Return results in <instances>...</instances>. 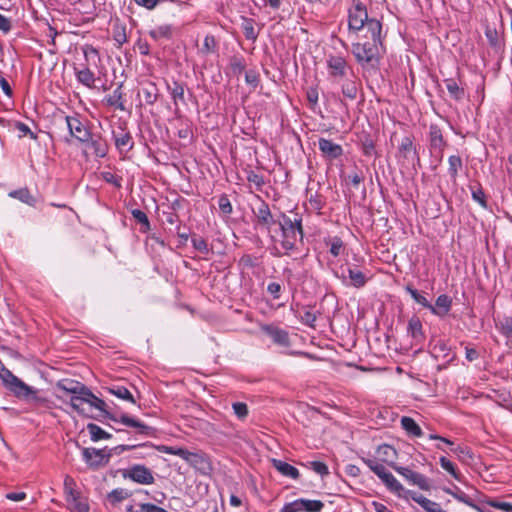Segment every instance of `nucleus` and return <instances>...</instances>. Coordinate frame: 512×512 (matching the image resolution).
<instances>
[{"label": "nucleus", "mask_w": 512, "mask_h": 512, "mask_svg": "<svg viewBox=\"0 0 512 512\" xmlns=\"http://www.w3.org/2000/svg\"><path fill=\"white\" fill-rule=\"evenodd\" d=\"M305 466L311 470H313L315 473L319 474L320 476L324 477L329 474V468L328 466L321 461H310L305 464Z\"/></svg>", "instance_id": "nucleus-59"}, {"label": "nucleus", "mask_w": 512, "mask_h": 512, "mask_svg": "<svg viewBox=\"0 0 512 512\" xmlns=\"http://www.w3.org/2000/svg\"><path fill=\"white\" fill-rule=\"evenodd\" d=\"M301 499V506H302V511L304 512H320L323 507H324V503L320 500H310V499H304V498H300Z\"/></svg>", "instance_id": "nucleus-50"}, {"label": "nucleus", "mask_w": 512, "mask_h": 512, "mask_svg": "<svg viewBox=\"0 0 512 512\" xmlns=\"http://www.w3.org/2000/svg\"><path fill=\"white\" fill-rule=\"evenodd\" d=\"M139 507H140L139 510H135L134 507L132 505H130L127 507L126 511L127 512H168L164 508L159 507L152 503H141L139 505Z\"/></svg>", "instance_id": "nucleus-57"}, {"label": "nucleus", "mask_w": 512, "mask_h": 512, "mask_svg": "<svg viewBox=\"0 0 512 512\" xmlns=\"http://www.w3.org/2000/svg\"><path fill=\"white\" fill-rule=\"evenodd\" d=\"M73 410H75L78 414L84 416V417H90L95 420L101 419L98 416L89 415L86 411L84 404H87V397L83 394H76L70 397V400L68 402Z\"/></svg>", "instance_id": "nucleus-29"}, {"label": "nucleus", "mask_w": 512, "mask_h": 512, "mask_svg": "<svg viewBox=\"0 0 512 512\" xmlns=\"http://www.w3.org/2000/svg\"><path fill=\"white\" fill-rule=\"evenodd\" d=\"M131 215L135 221L140 225L139 231L141 233H147L151 229V224L147 214L140 209H132Z\"/></svg>", "instance_id": "nucleus-36"}, {"label": "nucleus", "mask_w": 512, "mask_h": 512, "mask_svg": "<svg viewBox=\"0 0 512 512\" xmlns=\"http://www.w3.org/2000/svg\"><path fill=\"white\" fill-rule=\"evenodd\" d=\"M259 205L252 209L255 217V225L270 231L271 226L276 223L271 213L269 204L262 200L259 196Z\"/></svg>", "instance_id": "nucleus-11"}, {"label": "nucleus", "mask_w": 512, "mask_h": 512, "mask_svg": "<svg viewBox=\"0 0 512 512\" xmlns=\"http://www.w3.org/2000/svg\"><path fill=\"white\" fill-rule=\"evenodd\" d=\"M185 461L195 469L206 472L211 469L207 456L203 453L188 452Z\"/></svg>", "instance_id": "nucleus-22"}, {"label": "nucleus", "mask_w": 512, "mask_h": 512, "mask_svg": "<svg viewBox=\"0 0 512 512\" xmlns=\"http://www.w3.org/2000/svg\"><path fill=\"white\" fill-rule=\"evenodd\" d=\"M82 145L86 149L91 150L97 158H104L109 152V144L101 133L91 132L86 142H83Z\"/></svg>", "instance_id": "nucleus-12"}, {"label": "nucleus", "mask_w": 512, "mask_h": 512, "mask_svg": "<svg viewBox=\"0 0 512 512\" xmlns=\"http://www.w3.org/2000/svg\"><path fill=\"white\" fill-rule=\"evenodd\" d=\"M154 446L150 443H144V444H127V445H118L116 447H113L108 450V453H111V457L113 455H120L125 451H130L136 448H150L152 449Z\"/></svg>", "instance_id": "nucleus-45"}, {"label": "nucleus", "mask_w": 512, "mask_h": 512, "mask_svg": "<svg viewBox=\"0 0 512 512\" xmlns=\"http://www.w3.org/2000/svg\"><path fill=\"white\" fill-rule=\"evenodd\" d=\"M158 89L155 84L150 83L148 86L142 88L144 100L147 104L152 105L157 101Z\"/></svg>", "instance_id": "nucleus-52"}, {"label": "nucleus", "mask_w": 512, "mask_h": 512, "mask_svg": "<svg viewBox=\"0 0 512 512\" xmlns=\"http://www.w3.org/2000/svg\"><path fill=\"white\" fill-rule=\"evenodd\" d=\"M278 224L282 234L281 246L285 250V254L296 249L297 238L300 240L304 237L302 218L298 215L292 219L285 213L279 217Z\"/></svg>", "instance_id": "nucleus-3"}, {"label": "nucleus", "mask_w": 512, "mask_h": 512, "mask_svg": "<svg viewBox=\"0 0 512 512\" xmlns=\"http://www.w3.org/2000/svg\"><path fill=\"white\" fill-rule=\"evenodd\" d=\"M399 152L403 155L404 158H408L409 154L413 153L416 156L417 161L419 162L420 160L417 150L413 145V139L410 136H406L401 140Z\"/></svg>", "instance_id": "nucleus-42"}, {"label": "nucleus", "mask_w": 512, "mask_h": 512, "mask_svg": "<svg viewBox=\"0 0 512 512\" xmlns=\"http://www.w3.org/2000/svg\"><path fill=\"white\" fill-rule=\"evenodd\" d=\"M84 395L87 397V405L89 408H95L100 411L103 418L109 419L115 423H121L127 427L134 428L136 434L138 435H152L153 428L141 422L140 420L135 419L125 413L118 415L117 413L110 412L107 409L108 406L105 401L97 397L88 387L86 388Z\"/></svg>", "instance_id": "nucleus-2"}, {"label": "nucleus", "mask_w": 512, "mask_h": 512, "mask_svg": "<svg viewBox=\"0 0 512 512\" xmlns=\"http://www.w3.org/2000/svg\"><path fill=\"white\" fill-rule=\"evenodd\" d=\"M327 67L333 77H344L346 75L347 62L342 56L330 55L327 59Z\"/></svg>", "instance_id": "nucleus-20"}, {"label": "nucleus", "mask_w": 512, "mask_h": 512, "mask_svg": "<svg viewBox=\"0 0 512 512\" xmlns=\"http://www.w3.org/2000/svg\"><path fill=\"white\" fill-rule=\"evenodd\" d=\"M107 391L110 394L118 397L119 399L136 404V400H135L134 396L131 394V392L126 387H124L122 385H118V384L112 385L111 387L107 388Z\"/></svg>", "instance_id": "nucleus-35"}, {"label": "nucleus", "mask_w": 512, "mask_h": 512, "mask_svg": "<svg viewBox=\"0 0 512 512\" xmlns=\"http://www.w3.org/2000/svg\"><path fill=\"white\" fill-rule=\"evenodd\" d=\"M400 422L401 427L405 430L408 436L421 437L423 435L421 427L416 423V421L413 418L409 416H403Z\"/></svg>", "instance_id": "nucleus-31"}, {"label": "nucleus", "mask_w": 512, "mask_h": 512, "mask_svg": "<svg viewBox=\"0 0 512 512\" xmlns=\"http://www.w3.org/2000/svg\"><path fill=\"white\" fill-rule=\"evenodd\" d=\"M64 121L67 125L70 137L74 138L80 144L86 142L87 137L92 132L87 120H82L78 115H75L65 116Z\"/></svg>", "instance_id": "nucleus-6"}, {"label": "nucleus", "mask_w": 512, "mask_h": 512, "mask_svg": "<svg viewBox=\"0 0 512 512\" xmlns=\"http://www.w3.org/2000/svg\"><path fill=\"white\" fill-rule=\"evenodd\" d=\"M381 32V22L372 18L368 22V33H370L371 41L352 44V54L362 68L377 69L379 67L381 58L380 47L382 46Z\"/></svg>", "instance_id": "nucleus-1"}, {"label": "nucleus", "mask_w": 512, "mask_h": 512, "mask_svg": "<svg viewBox=\"0 0 512 512\" xmlns=\"http://www.w3.org/2000/svg\"><path fill=\"white\" fill-rule=\"evenodd\" d=\"M75 75L81 84L88 88L94 87L95 76L88 67H83L82 69L75 68Z\"/></svg>", "instance_id": "nucleus-34"}, {"label": "nucleus", "mask_w": 512, "mask_h": 512, "mask_svg": "<svg viewBox=\"0 0 512 512\" xmlns=\"http://www.w3.org/2000/svg\"><path fill=\"white\" fill-rule=\"evenodd\" d=\"M368 18L366 6L360 0H353V6L348 10V27L353 31H360L366 26L368 30Z\"/></svg>", "instance_id": "nucleus-5"}, {"label": "nucleus", "mask_w": 512, "mask_h": 512, "mask_svg": "<svg viewBox=\"0 0 512 512\" xmlns=\"http://www.w3.org/2000/svg\"><path fill=\"white\" fill-rule=\"evenodd\" d=\"M452 307V298L447 294H441L437 297L435 304H431V308L429 309L432 314L438 317H445L448 315Z\"/></svg>", "instance_id": "nucleus-18"}, {"label": "nucleus", "mask_w": 512, "mask_h": 512, "mask_svg": "<svg viewBox=\"0 0 512 512\" xmlns=\"http://www.w3.org/2000/svg\"><path fill=\"white\" fill-rule=\"evenodd\" d=\"M255 21L252 18L242 17L241 29L247 40L255 42L259 35V30L255 28Z\"/></svg>", "instance_id": "nucleus-32"}, {"label": "nucleus", "mask_w": 512, "mask_h": 512, "mask_svg": "<svg viewBox=\"0 0 512 512\" xmlns=\"http://www.w3.org/2000/svg\"><path fill=\"white\" fill-rule=\"evenodd\" d=\"M233 411L239 419H245L248 415V406L244 402H235L232 404Z\"/></svg>", "instance_id": "nucleus-64"}, {"label": "nucleus", "mask_w": 512, "mask_h": 512, "mask_svg": "<svg viewBox=\"0 0 512 512\" xmlns=\"http://www.w3.org/2000/svg\"><path fill=\"white\" fill-rule=\"evenodd\" d=\"M272 466L283 476L289 477L292 479H298L300 476L299 470L292 466L291 464L279 460V459H272L271 460Z\"/></svg>", "instance_id": "nucleus-27"}, {"label": "nucleus", "mask_w": 512, "mask_h": 512, "mask_svg": "<svg viewBox=\"0 0 512 512\" xmlns=\"http://www.w3.org/2000/svg\"><path fill=\"white\" fill-rule=\"evenodd\" d=\"M405 290L407 291V293L410 294V296L412 297V299L415 302H417L418 304L422 305L424 308H426L428 310L431 308V303L423 295H421L418 292V290H416L415 288H413L410 285H407L405 287Z\"/></svg>", "instance_id": "nucleus-54"}, {"label": "nucleus", "mask_w": 512, "mask_h": 512, "mask_svg": "<svg viewBox=\"0 0 512 512\" xmlns=\"http://www.w3.org/2000/svg\"><path fill=\"white\" fill-rule=\"evenodd\" d=\"M149 36L158 41L160 39H170L172 37V28L170 25H161L149 31Z\"/></svg>", "instance_id": "nucleus-43"}, {"label": "nucleus", "mask_w": 512, "mask_h": 512, "mask_svg": "<svg viewBox=\"0 0 512 512\" xmlns=\"http://www.w3.org/2000/svg\"><path fill=\"white\" fill-rule=\"evenodd\" d=\"M261 331L271 338L273 343L282 346L289 347L291 345L289 334L286 330L274 325L265 324L261 326Z\"/></svg>", "instance_id": "nucleus-15"}, {"label": "nucleus", "mask_w": 512, "mask_h": 512, "mask_svg": "<svg viewBox=\"0 0 512 512\" xmlns=\"http://www.w3.org/2000/svg\"><path fill=\"white\" fill-rule=\"evenodd\" d=\"M217 51H218V43H217L216 38L210 34L206 35L204 38V42H203L201 48L199 49V53L207 56L210 54H215V53H217Z\"/></svg>", "instance_id": "nucleus-39"}, {"label": "nucleus", "mask_w": 512, "mask_h": 512, "mask_svg": "<svg viewBox=\"0 0 512 512\" xmlns=\"http://www.w3.org/2000/svg\"><path fill=\"white\" fill-rule=\"evenodd\" d=\"M158 451L166 454L176 455L183 460L186 459L188 450L182 447H174V446H166V445H160L156 447Z\"/></svg>", "instance_id": "nucleus-51"}, {"label": "nucleus", "mask_w": 512, "mask_h": 512, "mask_svg": "<svg viewBox=\"0 0 512 512\" xmlns=\"http://www.w3.org/2000/svg\"><path fill=\"white\" fill-rule=\"evenodd\" d=\"M66 501L72 512H89V506L85 501L80 499V494L66 499Z\"/></svg>", "instance_id": "nucleus-47"}, {"label": "nucleus", "mask_w": 512, "mask_h": 512, "mask_svg": "<svg viewBox=\"0 0 512 512\" xmlns=\"http://www.w3.org/2000/svg\"><path fill=\"white\" fill-rule=\"evenodd\" d=\"M122 476L141 485H151L155 482L153 472L145 465L135 464L123 470Z\"/></svg>", "instance_id": "nucleus-7"}, {"label": "nucleus", "mask_w": 512, "mask_h": 512, "mask_svg": "<svg viewBox=\"0 0 512 512\" xmlns=\"http://www.w3.org/2000/svg\"><path fill=\"white\" fill-rule=\"evenodd\" d=\"M0 378L5 388L8 389L14 396H16V394L21 389H26V383L15 376L8 368L3 373H1Z\"/></svg>", "instance_id": "nucleus-17"}, {"label": "nucleus", "mask_w": 512, "mask_h": 512, "mask_svg": "<svg viewBox=\"0 0 512 512\" xmlns=\"http://www.w3.org/2000/svg\"><path fill=\"white\" fill-rule=\"evenodd\" d=\"M87 430L93 442H97L100 440H108L112 438V435L110 433L106 432L100 426L94 423H88Z\"/></svg>", "instance_id": "nucleus-37"}, {"label": "nucleus", "mask_w": 512, "mask_h": 512, "mask_svg": "<svg viewBox=\"0 0 512 512\" xmlns=\"http://www.w3.org/2000/svg\"><path fill=\"white\" fill-rule=\"evenodd\" d=\"M26 389H21L16 398L29 403L34 409L37 408H51V401L40 394V390L25 384Z\"/></svg>", "instance_id": "nucleus-9"}, {"label": "nucleus", "mask_w": 512, "mask_h": 512, "mask_svg": "<svg viewBox=\"0 0 512 512\" xmlns=\"http://www.w3.org/2000/svg\"><path fill=\"white\" fill-rule=\"evenodd\" d=\"M483 505H488L495 509L502 510L504 512H512V504L509 502L500 501L494 498H487L483 502Z\"/></svg>", "instance_id": "nucleus-55"}, {"label": "nucleus", "mask_w": 512, "mask_h": 512, "mask_svg": "<svg viewBox=\"0 0 512 512\" xmlns=\"http://www.w3.org/2000/svg\"><path fill=\"white\" fill-rule=\"evenodd\" d=\"M82 455L84 461L92 469H98L100 467L106 466L111 458V453H108L107 448H83Z\"/></svg>", "instance_id": "nucleus-8"}, {"label": "nucleus", "mask_w": 512, "mask_h": 512, "mask_svg": "<svg viewBox=\"0 0 512 512\" xmlns=\"http://www.w3.org/2000/svg\"><path fill=\"white\" fill-rule=\"evenodd\" d=\"M167 89L171 95V98L176 106V110H178V102L185 104L184 92L185 85L182 82L173 80L170 83H167Z\"/></svg>", "instance_id": "nucleus-28"}, {"label": "nucleus", "mask_w": 512, "mask_h": 512, "mask_svg": "<svg viewBox=\"0 0 512 512\" xmlns=\"http://www.w3.org/2000/svg\"><path fill=\"white\" fill-rule=\"evenodd\" d=\"M383 484L386 486V488L397 495L399 498H405L407 495V491L402 484L393 476L392 473L387 471L385 474L382 475L381 478H379Z\"/></svg>", "instance_id": "nucleus-19"}, {"label": "nucleus", "mask_w": 512, "mask_h": 512, "mask_svg": "<svg viewBox=\"0 0 512 512\" xmlns=\"http://www.w3.org/2000/svg\"><path fill=\"white\" fill-rule=\"evenodd\" d=\"M341 90L344 97L355 100L358 94V84L356 81L348 79L342 84Z\"/></svg>", "instance_id": "nucleus-44"}, {"label": "nucleus", "mask_w": 512, "mask_h": 512, "mask_svg": "<svg viewBox=\"0 0 512 512\" xmlns=\"http://www.w3.org/2000/svg\"><path fill=\"white\" fill-rule=\"evenodd\" d=\"M75 487H76L75 480L71 476L67 475L64 479V493H65L66 499H70L71 497H75L80 494L75 489Z\"/></svg>", "instance_id": "nucleus-56"}, {"label": "nucleus", "mask_w": 512, "mask_h": 512, "mask_svg": "<svg viewBox=\"0 0 512 512\" xmlns=\"http://www.w3.org/2000/svg\"><path fill=\"white\" fill-rule=\"evenodd\" d=\"M377 453L380 456V460L382 462L387 463L390 467L394 469V466H397L395 463V459L397 458L396 449L388 444L380 445L377 449Z\"/></svg>", "instance_id": "nucleus-30"}, {"label": "nucleus", "mask_w": 512, "mask_h": 512, "mask_svg": "<svg viewBox=\"0 0 512 512\" xmlns=\"http://www.w3.org/2000/svg\"><path fill=\"white\" fill-rule=\"evenodd\" d=\"M430 352L435 359H441L445 361L443 366H439L438 369L446 368L448 364L453 362L456 358V354L451 351L448 343L443 339L431 340Z\"/></svg>", "instance_id": "nucleus-10"}, {"label": "nucleus", "mask_w": 512, "mask_h": 512, "mask_svg": "<svg viewBox=\"0 0 512 512\" xmlns=\"http://www.w3.org/2000/svg\"><path fill=\"white\" fill-rule=\"evenodd\" d=\"M318 147L322 156L328 160L338 159L343 155L342 146L326 138L318 140Z\"/></svg>", "instance_id": "nucleus-16"}, {"label": "nucleus", "mask_w": 512, "mask_h": 512, "mask_svg": "<svg viewBox=\"0 0 512 512\" xmlns=\"http://www.w3.org/2000/svg\"><path fill=\"white\" fill-rule=\"evenodd\" d=\"M448 173L451 177V179L456 182L458 172L463 168V161L460 156L458 155H451L448 158Z\"/></svg>", "instance_id": "nucleus-41"}, {"label": "nucleus", "mask_w": 512, "mask_h": 512, "mask_svg": "<svg viewBox=\"0 0 512 512\" xmlns=\"http://www.w3.org/2000/svg\"><path fill=\"white\" fill-rule=\"evenodd\" d=\"M444 83L446 85V88H447L450 96L453 99L459 101L464 98V96H465L464 89L459 87V85L457 84V82L454 79H452V78L445 79Z\"/></svg>", "instance_id": "nucleus-40"}, {"label": "nucleus", "mask_w": 512, "mask_h": 512, "mask_svg": "<svg viewBox=\"0 0 512 512\" xmlns=\"http://www.w3.org/2000/svg\"><path fill=\"white\" fill-rule=\"evenodd\" d=\"M8 195H9V197L18 199L21 202L28 204L30 206H34L35 202H36L34 196L30 193L28 188H21L18 190H13V191L9 192Z\"/></svg>", "instance_id": "nucleus-38"}, {"label": "nucleus", "mask_w": 512, "mask_h": 512, "mask_svg": "<svg viewBox=\"0 0 512 512\" xmlns=\"http://www.w3.org/2000/svg\"><path fill=\"white\" fill-rule=\"evenodd\" d=\"M56 388L73 396L76 394H83L82 391L85 392L87 386L79 381L72 379H61L56 383Z\"/></svg>", "instance_id": "nucleus-21"}, {"label": "nucleus", "mask_w": 512, "mask_h": 512, "mask_svg": "<svg viewBox=\"0 0 512 512\" xmlns=\"http://www.w3.org/2000/svg\"><path fill=\"white\" fill-rule=\"evenodd\" d=\"M218 206L221 213L225 216H229L233 213V207L227 194L220 195L218 199Z\"/></svg>", "instance_id": "nucleus-61"}, {"label": "nucleus", "mask_w": 512, "mask_h": 512, "mask_svg": "<svg viewBox=\"0 0 512 512\" xmlns=\"http://www.w3.org/2000/svg\"><path fill=\"white\" fill-rule=\"evenodd\" d=\"M394 470L400 474L402 477H404L409 484L419 487L421 490L428 491L430 490L431 486L429 483L428 478L416 471L411 470L408 467L403 466H394Z\"/></svg>", "instance_id": "nucleus-13"}, {"label": "nucleus", "mask_w": 512, "mask_h": 512, "mask_svg": "<svg viewBox=\"0 0 512 512\" xmlns=\"http://www.w3.org/2000/svg\"><path fill=\"white\" fill-rule=\"evenodd\" d=\"M484 33L491 48V51H489L488 54L496 59V65L499 69L505 53L504 37L498 33L495 27H491L490 25L485 26Z\"/></svg>", "instance_id": "nucleus-4"}, {"label": "nucleus", "mask_w": 512, "mask_h": 512, "mask_svg": "<svg viewBox=\"0 0 512 512\" xmlns=\"http://www.w3.org/2000/svg\"><path fill=\"white\" fill-rule=\"evenodd\" d=\"M404 499L413 500L427 512H436V510H438V508L440 507V504L424 497L421 494H418L417 492L411 491V490L407 491V495Z\"/></svg>", "instance_id": "nucleus-24"}, {"label": "nucleus", "mask_w": 512, "mask_h": 512, "mask_svg": "<svg viewBox=\"0 0 512 512\" xmlns=\"http://www.w3.org/2000/svg\"><path fill=\"white\" fill-rule=\"evenodd\" d=\"M191 242L193 248L201 252L202 254H208L210 252V249L208 248V243L203 237L194 235L191 238Z\"/></svg>", "instance_id": "nucleus-62"}, {"label": "nucleus", "mask_w": 512, "mask_h": 512, "mask_svg": "<svg viewBox=\"0 0 512 512\" xmlns=\"http://www.w3.org/2000/svg\"><path fill=\"white\" fill-rule=\"evenodd\" d=\"M325 243L329 245V252L334 256L337 257L341 254V252L344 250V243L342 239L338 236L329 238L325 240Z\"/></svg>", "instance_id": "nucleus-49"}, {"label": "nucleus", "mask_w": 512, "mask_h": 512, "mask_svg": "<svg viewBox=\"0 0 512 512\" xmlns=\"http://www.w3.org/2000/svg\"><path fill=\"white\" fill-rule=\"evenodd\" d=\"M122 87H123L122 83L118 84L116 89H114L111 94H109L105 97V101H106L107 105L110 107H114L115 109L120 110V111H126Z\"/></svg>", "instance_id": "nucleus-25"}, {"label": "nucleus", "mask_w": 512, "mask_h": 512, "mask_svg": "<svg viewBox=\"0 0 512 512\" xmlns=\"http://www.w3.org/2000/svg\"><path fill=\"white\" fill-rule=\"evenodd\" d=\"M129 496H130V493L127 490H125L123 488H117V489L112 490L108 494V500L112 504H116V503H119V502L125 500Z\"/></svg>", "instance_id": "nucleus-58"}, {"label": "nucleus", "mask_w": 512, "mask_h": 512, "mask_svg": "<svg viewBox=\"0 0 512 512\" xmlns=\"http://www.w3.org/2000/svg\"><path fill=\"white\" fill-rule=\"evenodd\" d=\"M470 188H471L472 199L475 202H477L481 207L487 208L488 203H487L485 192H484L481 184L477 183L476 187L470 186Z\"/></svg>", "instance_id": "nucleus-46"}, {"label": "nucleus", "mask_w": 512, "mask_h": 512, "mask_svg": "<svg viewBox=\"0 0 512 512\" xmlns=\"http://www.w3.org/2000/svg\"><path fill=\"white\" fill-rule=\"evenodd\" d=\"M361 460L365 463L369 469L375 473L379 478L382 477L383 474L387 472V469L383 464H381L378 460L372 458L362 457Z\"/></svg>", "instance_id": "nucleus-48"}, {"label": "nucleus", "mask_w": 512, "mask_h": 512, "mask_svg": "<svg viewBox=\"0 0 512 512\" xmlns=\"http://www.w3.org/2000/svg\"><path fill=\"white\" fill-rule=\"evenodd\" d=\"M429 148L430 149H439L446 148L447 141L444 139L441 128L437 124H431L429 126Z\"/></svg>", "instance_id": "nucleus-23"}, {"label": "nucleus", "mask_w": 512, "mask_h": 512, "mask_svg": "<svg viewBox=\"0 0 512 512\" xmlns=\"http://www.w3.org/2000/svg\"><path fill=\"white\" fill-rule=\"evenodd\" d=\"M407 333L412 337L415 344H420L424 340L423 326L417 316H413L408 321Z\"/></svg>", "instance_id": "nucleus-26"}, {"label": "nucleus", "mask_w": 512, "mask_h": 512, "mask_svg": "<svg viewBox=\"0 0 512 512\" xmlns=\"http://www.w3.org/2000/svg\"><path fill=\"white\" fill-rule=\"evenodd\" d=\"M112 36L118 46H122L127 42L126 26L120 24L114 25Z\"/></svg>", "instance_id": "nucleus-53"}, {"label": "nucleus", "mask_w": 512, "mask_h": 512, "mask_svg": "<svg viewBox=\"0 0 512 512\" xmlns=\"http://www.w3.org/2000/svg\"><path fill=\"white\" fill-rule=\"evenodd\" d=\"M441 467L447 471L453 478L460 481V473L457 471L455 465L446 457L442 456L439 459Z\"/></svg>", "instance_id": "nucleus-60"}, {"label": "nucleus", "mask_w": 512, "mask_h": 512, "mask_svg": "<svg viewBox=\"0 0 512 512\" xmlns=\"http://www.w3.org/2000/svg\"><path fill=\"white\" fill-rule=\"evenodd\" d=\"M230 68L234 74H241L245 70L244 59L242 57L233 56L230 59Z\"/></svg>", "instance_id": "nucleus-63"}, {"label": "nucleus", "mask_w": 512, "mask_h": 512, "mask_svg": "<svg viewBox=\"0 0 512 512\" xmlns=\"http://www.w3.org/2000/svg\"><path fill=\"white\" fill-rule=\"evenodd\" d=\"M347 273L352 286L355 288H362L365 286L367 277L362 271L358 270L356 267H348Z\"/></svg>", "instance_id": "nucleus-33"}, {"label": "nucleus", "mask_w": 512, "mask_h": 512, "mask_svg": "<svg viewBox=\"0 0 512 512\" xmlns=\"http://www.w3.org/2000/svg\"><path fill=\"white\" fill-rule=\"evenodd\" d=\"M112 138L116 149L120 154H124L133 149L134 141L131 133L126 127L120 125L117 129L112 131Z\"/></svg>", "instance_id": "nucleus-14"}]
</instances>
